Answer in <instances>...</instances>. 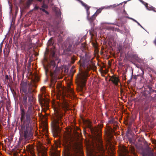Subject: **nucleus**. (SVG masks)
Listing matches in <instances>:
<instances>
[{
  "mask_svg": "<svg viewBox=\"0 0 156 156\" xmlns=\"http://www.w3.org/2000/svg\"><path fill=\"white\" fill-rule=\"evenodd\" d=\"M33 85L30 84H29L28 94L27 95L28 98V102L27 98V107L24 106L25 109H28L26 112L23 105H20V114L21 132L23 135L24 138L29 139L31 138L33 135L32 130L33 127L31 125L33 119V110L34 107L33 104L34 102V98L33 96V92H34V89H32Z\"/></svg>",
  "mask_w": 156,
  "mask_h": 156,
  "instance_id": "obj_1",
  "label": "nucleus"
},
{
  "mask_svg": "<svg viewBox=\"0 0 156 156\" xmlns=\"http://www.w3.org/2000/svg\"><path fill=\"white\" fill-rule=\"evenodd\" d=\"M60 105L55 108L54 109L55 113V118L53 124V129L56 132H58L60 130L59 125H62L63 124L62 122L63 120L62 118L64 115V113L62 112V109L66 111L68 109V105L67 102H63Z\"/></svg>",
  "mask_w": 156,
  "mask_h": 156,
  "instance_id": "obj_2",
  "label": "nucleus"
},
{
  "mask_svg": "<svg viewBox=\"0 0 156 156\" xmlns=\"http://www.w3.org/2000/svg\"><path fill=\"white\" fill-rule=\"evenodd\" d=\"M28 91L27 83H24L20 87V92L21 98H20V100L21 102L23 105V106L26 108L27 106V101Z\"/></svg>",
  "mask_w": 156,
  "mask_h": 156,
  "instance_id": "obj_3",
  "label": "nucleus"
},
{
  "mask_svg": "<svg viewBox=\"0 0 156 156\" xmlns=\"http://www.w3.org/2000/svg\"><path fill=\"white\" fill-rule=\"evenodd\" d=\"M45 73L46 75H47V73L50 70V72L51 75L52 76L54 74L56 73L58 70L57 66H56L54 60H51L50 62V66L47 67L45 66H44Z\"/></svg>",
  "mask_w": 156,
  "mask_h": 156,
  "instance_id": "obj_4",
  "label": "nucleus"
},
{
  "mask_svg": "<svg viewBox=\"0 0 156 156\" xmlns=\"http://www.w3.org/2000/svg\"><path fill=\"white\" fill-rule=\"evenodd\" d=\"M86 126L89 128L92 134L95 136H100L101 130L99 127H93L91 125V122L89 121H87L86 122Z\"/></svg>",
  "mask_w": 156,
  "mask_h": 156,
  "instance_id": "obj_5",
  "label": "nucleus"
},
{
  "mask_svg": "<svg viewBox=\"0 0 156 156\" xmlns=\"http://www.w3.org/2000/svg\"><path fill=\"white\" fill-rule=\"evenodd\" d=\"M88 76L89 74L87 71H82L78 75V80L83 86L85 85Z\"/></svg>",
  "mask_w": 156,
  "mask_h": 156,
  "instance_id": "obj_6",
  "label": "nucleus"
},
{
  "mask_svg": "<svg viewBox=\"0 0 156 156\" xmlns=\"http://www.w3.org/2000/svg\"><path fill=\"white\" fill-rule=\"evenodd\" d=\"M136 136H134L132 138L129 139L130 143L131 144L130 151L131 153L134 156H136Z\"/></svg>",
  "mask_w": 156,
  "mask_h": 156,
  "instance_id": "obj_7",
  "label": "nucleus"
},
{
  "mask_svg": "<svg viewBox=\"0 0 156 156\" xmlns=\"http://www.w3.org/2000/svg\"><path fill=\"white\" fill-rule=\"evenodd\" d=\"M37 147V151L41 154L42 156H46L47 149L46 147L43 145L41 143H38Z\"/></svg>",
  "mask_w": 156,
  "mask_h": 156,
  "instance_id": "obj_8",
  "label": "nucleus"
},
{
  "mask_svg": "<svg viewBox=\"0 0 156 156\" xmlns=\"http://www.w3.org/2000/svg\"><path fill=\"white\" fill-rule=\"evenodd\" d=\"M96 142V148L98 151H101L103 153L104 151L103 144L102 141L100 139H97Z\"/></svg>",
  "mask_w": 156,
  "mask_h": 156,
  "instance_id": "obj_9",
  "label": "nucleus"
},
{
  "mask_svg": "<svg viewBox=\"0 0 156 156\" xmlns=\"http://www.w3.org/2000/svg\"><path fill=\"white\" fill-rule=\"evenodd\" d=\"M119 150L120 156H128L129 151L126 147L124 146H120Z\"/></svg>",
  "mask_w": 156,
  "mask_h": 156,
  "instance_id": "obj_10",
  "label": "nucleus"
},
{
  "mask_svg": "<svg viewBox=\"0 0 156 156\" xmlns=\"http://www.w3.org/2000/svg\"><path fill=\"white\" fill-rule=\"evenodd\" d=\"M143 156H155L154 151L149 147H147L142 152Z\"/></svg>",
  "mask_w": 156,
  "mask_h": 156,
  "instance_id": "obj_11",
  "label": "nucleus"
},
{
  "mask_svg": "<svg viewBox=\"0 0 156 156\" xmlns=\"http://www.w3.org/2000/svg\"><path fill=\"white\" fill-rule=\"evenodd\" d=\"M67 90V92L66 94V96L67 97H71L72 98L73 96V97H74V91L73 89V87H72L69 84L68 85Z\"/></svg>",
  "mask_w": 156,
  "mask_h": 156,
  "instance_id": "obj_12",
  "label": "nucleus"
},
{
  "mask_svg": "<svg viewBox=\"0 0 156 156\" xmlns=\"http://www.w3.org/2000/svg\"><path fill=\"white\" fill-rule=\"evenodd\" d=\"M26 149L29 156H36L34 153V147L33 146L30 145H27Z\"/></svg>",
  "mask_w": 156,
  "mask_h": 156,
  "instance_id": "obj_13",
  "label": "nucleus"
},
{
  "mask_svg": "<svg viewBox=\"0 0 156 156\" xmlns=\"http://www.w3.org/2000/svg\"><path fill=\"white\" fill-rule=\"evenodd\" d=\"M110 78L109 79V81H111L115 85H118L119 82V78L115 75L110 76Z\"/></svg>",
  "mask_w": 156,
  "mask_h": 156,
  "instance_id": "obj_14",
  "label": "nucleus"
},
{
  "mask_svg": "<svg viewBox=\"0 0 156 156\" xmlns=\"http://www.w3.org/2000/svg\"><path fill=\"white\" fill-rule=\"evenodd\" d=\"M39 101L40 103L42 106H46V108L48 107V104L46 103L45 100L42 97L39 98Z\"/></svg>",
  "mask_w": 156,
  "mask_h": 156,
  "instance_id": "obj_15",
  "label": "nucleus"
},
{
  "mask_svg": "<svg viewBox=\"0 0 156 156\" xmlns=\"http://www.w3.org/2000/svg\"><path fill=\"white\" fill-rule=\"evenodd\" d=\"M33 0H27L26 2L24 4L25 9H28L30 5L32 4Z\"/></svg>",
  "mask_w": 156,
  "mask_h": 156,
  "instance_id": "obj_16",
  "label": "nucleus"
},
{
  "mask_svg": "<svg viewBox=\"0 0 156 156\" xmlns=\"http://www.w3.org/2000/svg\"><path fill=\"white\" fill-rule=\"evenodd\" d=\"M97 16V15L96 13H95L93 15H92L91 16L88 17V18H87L88 21L91 23L93 22L96 19V17Z\"/></svg>",
  "mask_w": 156,
  "mask_h": 156,
  "instance_id": "obj_17",
  "label": "nucleus"
},
{
  "mask_svg": "<svg viewBox=\"0 0 156 156\" xmlns=\"http://www.w3.org/2000/svg\"><path fill=\"white\" fill-rule=\"evenodd\" d=\"M137 72L138 73V74H137V76H143L144 74V70L143 68H138Z\"/></svg>",
  "mask_w": 156,
  "mask_h": 156,
  "instance_id": "obj_18",
  "label": "nucleus"
},
{
  "mask_svg": "<svg viewBox=\"0 0 156 156\" xmlns=\"http://www.w3.org/2000/svg\"><path fill=\"white\" fill-rule=\"evenodd\" d=\"M83 6L85 7V8L86 9V10L87 15V18H88V17L89 16V15L90 14L89 9L90 8V7L88 6L87 5V4L84 5Z\"/></svg>",
  "mask_w": 156,
  "mask_h": 156,
  "instance_id": "obj_19",
  "label": "nucleus"
},
{
  "mask_svg": "<svg viewBox=\"0 0 156 156\" xmlns=\"http://www.w3.org/2000/svg\"><path fill=\"white\" fill-rule=\"evenodd\" d=\"M108 144L111 145H112V142L111 140L112 137V136L110 134H109L108 136Z\"/></svg>",
  "mask_w": 156,
  "mask_h": 156,
  "instance_id": "obj_20",
  "label": "nucleus"
},
{
  "mask_svg": "<svg viewBox=\"0 0 156 156\" xmlns=\"http://www.w3.org/2000/svg\"><path fill=\"white\" fill-rule=\"evenodd\" d=\"M72 44H69L68 46V47L65 49V51L66 52V51H71L72 49Z\"/></svg>",
  "mask_w": 156,
  "mask_h": 156,
  "instance_id": "obj_21",
  "label": "nucleus"
},
{
  "mask_svg": "<svg viewBox=\"0 0 156 156\" xmlns=\"http://www.w3.org/2000/svg\"><path fill=\"white\" fill-rule=\"evenodd\" d=\"M51 156H60L58 153L56 151H54L51 153Z\"/></svg>",
  "mask_w": 156,
  "mask_h": 156,
  "instance_id": "obj_22",
  "label": "nucleus"
},
{
  "mask_svg": "<svg viewBox=\"0 0 156 156\" xmlns=\"http://www.w3.org/2000/svg\"><path fill=\"white\" fill-rule=\"evenodd\" d=\"M122 3H120V4H119V5H116V4H114L113 6H112L113 7H116V6H121V9H122L123 8H124V5H123V6H122Z\"/></svg>",
  "mask_w": 156,
  "mask_h": 156,
  "instance_id": "obj_23",
  "label": "nucleus"
},
{
  "mask_svg": "<svg viewBox=\"0 0 156 156\" xmlns=\"http://www.w3.org/2000/svg\"><path fill=\"white\" fill-rule=\"evenodd\" d=\"M53 42L52 41V40L51 39L49 40L48 43V46H50L51 45H52L53 44Z\"/></svg>",
  "mask_w": 156,
  "mask_h": 156,
  "instance_id": "obj_24",
  "label": "nucleus"
},
{
  "mask_svg": "<svg viewBox=\"0 0 156 156\" xmlns=\"http://www.w3.org/2000/svg\"><path fill=\"white\" fill-rule=\"evenodd\" d=\"M114 122V120L113 119H109V120L108 121V123L109 124H113Z\"/></svg>",
  "mask_w": 156,
  "mask_h": 156,
  "instance_id": "obj_25",
  "label": "nucleus"
},
{
  "mask_svg": "<svg viewBox=\"0 0 156 156\" xmlns=\"http://www.w3.org/2000/svg\"><path fill=\"white\" fill-rule=\"evenodd\" d=\"M143 62V60L142 59H141L137 56V62H139L140 63H142Z\"/></svg>",
  "mask_w": 156,
  "mask_h": 156,
  "instance_id": "obj_26",
  "label": "nucleus"
},
{
  "mask_svg": "<svg viewBox=\"0 0 156 156\" xmlns=\"http://www.w3.org/2000/svg\"><path fill=\"white\" fill-rule=\"evenodd\" d=\"M58 32H59L60 34L63 35V28L60 29L58 28Z\"/></svg>",
  "mask_w": 156,
  "mask_h": 156,
  "instance_id": "obj_27",
  "label": "nucleus"
},
{
  "mask_svg": "<svg viewBox=\"0 0 156 156\" xmlns=\"http://www.w3.org/2000/svg\"><path fill=\"white\" fill-rule=\"evenodd\" d=\"M134 120L135 119L133 117H132L131 118L130 122V125H132L133 123Z\"/></svg>",
  "mask_w": 156,
  "mask_h": 156,
  "instance_id": "obj_28",
  "label": "nucleus"
},
{
  "mask_svg": "<svg viewBox=\"0 0 156 156\" xmlns=\"http://www.w3.org/2000/svg\"><path fill=\"white\" fill-rule=\"evenodd\" d=\"M102 10V9L101 8H100L98 9L97 10L96 12L95 13H96V14L97 15V16L98 15V14H99V13H100Z\"/></svg>",
  "mask_w": 156,
  "mask_h": 156,
  "instance_id": "obj_29",
  "label": "nucleus"
},
{
  "mask_svg": "<svg viewBox=\"0 0 156 156\" xmlns=\"http://www.w3.org/2000/svg\"><path fill=\"white\" fill-rule=\"evenodd\" d=\"M35 81H38L39 80V77L38 75H36L34 76Z\"/></svg>",
  "mask_w": 156,
  "mask_h": 156,
  "instance_id": "obj_30",
  "label": "nucleus"
},
{
  "mask_svg": "<svg viewBox=\"0 0 156 156\" xmlns=\"http://www.w3.org/2000/svg\"><path fill=\"white\" fill-rule=\"evenodd\" d=\"M142 4L144 5L145 6L147 7L148 6V4L144 2L142 0H139Z\"/></svg>",
  "mask_w": 156,
  "mask_h": 156,
  "instance_id": "obj_31",
  "label": "nucleus"
},
{
  "mask_svg": "<svg viewBox=\"0 0 156 156\" xmlns=\"http://www.w3.org/2000/svg\"><path fill=\"white\" fill-rule=\"evenodd\" d=\"M42 7L44 9H47L48 8V5L45 4V3H43Z\"/></svg>",
  "mask_w": 156,
  "mask_h": 156,
  "instance_id": "obj_32",
  "label": "nucleus"
},
{
  "mask_svg": "<svg viewBox=\"0 0 156 156\" xmlns=\"http://www.w3.org/2000/svg\"><path fill=\"white\" fill-rule=\"evenodd\" d=\"M40 9L43 12H45L47 14H49L48 12L44 9H42L40 8Z\"/></svg>",
  "mask_w": 156,
  "mask_h": 156,
  "instance_id": "obj_33",
  "label": "nucleus"
},
{
  "mask_svg": "<svg viewBox=\"0 0 156 156\" xmlns=\"http://www.w3.org/2000/svg\"><path fill=\"white\" fill-rule=\"evenodd\" d=\"M71 59H72V63H73L75 61L76 59V58H75V57H72Z\"/></svg>",
  "mask_w": 156,
  "mask_h": 156,
  "instance_id": "obj_34",
  "label": "nucleus"
},
{
  "mask_svg": "<svg viewBox=\"0 0 156 156\" xmlns=\"http://www.w3.org/2000/svg\"><path fill=\"white\" fill-rule=\"evenodd\" d=\"M77 0L78 1H79L80 2L83 6H84V5L86 4L85 3H84L83 2H82L81 0Z\"/></svg>",
  "mask_w": 156,
  "mask_h": 156,
  "instance_id": "obj_35",
  "label": "nucleus"
},
{
  "mask_svg": "<svg viewBox=\"0 0 156 156\" xmlns=\"http://www.w3.org/2000/svg\"><path fill=\"white\" fill-rule=\"evenodd\" d=\"M39 9H40V8H39V6H35V7L34 8V9H35V10H38Z\"/></svg>",
  "mask_w": 156,
  "mask_h": 156,
  "instance_id": "obj_36",
  "label": "nucleus"
},
{
  "mask_svg": "<svg viewBox=\"0 0 156 156\" xmlns=\"http://www.w3.org/2000/svg\"><path fill=\"white\" fill-rule=\"evenodd\" d=\"M45 87H42L41 88V90L42 91V92H44V90H45Z\"/></svg>",
  "mask_w": 156,
  "mask_h": 156,
  "instance_id": "obj_37",
  "label": "nucleus"
},
{
  "mask_svg": "<svg viewBox=\"0 0 156 156\" xmlns=\"http://www.w3.org/2000/svg\"><path fill=\"white\" fill-rule=\"evenodd\" d=\"M128 18H129V19H132V20L133 21H135V22H136V20H134V19H132V18H130V17H128Z\"/></svg>",
  "mask_w": 156,
  "mask_h": 156,
  "instance_id": "obj_38",
  "label": "nucleus"
},
{
  "mask_svg": "<svg viewBox=\"0 0 156 156\" xmlns=\"http://www.w3.org/2000/svg\"><path fill=\"white\" fill-rule=\"evenodd\" d=\"M137 24H138L139 25H140L141 27H142L143 29H144V28L141 25H140L139 23L138 22H137Z\"/></svg>",
  "mask_w": 156,
  "mask_h": 156,
  "instance_id": "obj_39",
  "label": "nucleus"
},
{
  "mask_svg": "<svg viewBox=\"0 0 156 156\" xmlns=\"http://www.w3.org/2000/svg\"><path fill=\"white\" fill-rule=\"evenodd\" d=\"M134 101L135 102H136V98H134V99H132V101Z\"/></svg>",
  "mask_w": 156,
  "mask_h": 156,
  "instance_id": "obj_40",
  "label": "nucleus"
},
{
  "mask_svg": "<svg viewBox=\"0 0 156 156\" xmlns=\"http://www.w3.org/2000/svg\"><path fill=\"white\" fill-rule=\"evenodd\" d=\"M93 46L95 48H97V47L96 45L95 44L93 43Z\"/></svg>",
  "mask_w": 156,
  "mask_h": 156,
  "instance_id": "obj_41",
  "label": "nucleus"
},
{
  "mask_svg": "<svg viewBox=\"0 0 156 156\" xmlns=\"http://www.w3.org/2000/svg\"><path fill=\"white\" fill-rule=\"evenodd\" d=\"M111 133H112L114 132V130L112 128H111Z\"/></svg>",
  "mask_w": 156,
  "mask_h": 156,
  "instance_id": "obj_42",
  "label": "nucleus"
},
{
  "mask_svg": "<svg viewBox=\"0 0 156 156\" xmlns=\"http://www.w3.org/2000/svg\"><path fill=\"white\" fill-rule=\"evenodd\" d=\"M136 125L135 126V127H134V130H135V133H136V130H135V129H136Z\"/></svg>",
  "mask_w": 156,
  "mask_h": 156,
  "instance_id": "obj_43",
  "label": "nucleus"
},
{
  "mask_svg": "<svg viewBox=\"0 0 156 156\" xmlns=\"http://www.w3.org/2000/svg\"><path fill=\"white\" fill-rule=\"evenodd\" d=\"M55 54V52H53V53H52V56L53 57L54 56Z\"/></svg>",
  "mask_w": 156,
  "mask_h": 156,
  "instance_id": "obj_44",
  "label": "nucleus"
},
{
  "mask_svg": "<svg viewBox=\"0 0 156 156\" xmlns=\"http://www.w3.org/2000/svg\"><path fill=\"white\" fill-rule=\"evenodd\" d=\"M62 38H59V41H62Z\"/></svg>",
  "mask_w": 156,
  "mask_h": 156,
  "instance_id": "obj_45",
  "label": "nucleus"
},
{
  "mask_svg": "<svg viewBox=\"0 0 156 156\" xmlns=\"http://www.w3.org/2000/svg\"><path fill=\"white\" fill-rule=\"evenodd\" d=\"M6 78L7 79H8V75H6Z\"/></svg>",
  "mask_w": 156,
  "mask_h": 156,
  "instance_id": "obj_46",
  "label": "nucleus"
},
{
  "mask_svg": "<svg viewBox=\"0 0 156 156\" xmlns=\"http://www.w3.org/2000/svg\"><path fill=\"white\" fill-rule=\"evenodd\" d=\"M154 99H156V94H155V96H154Z\"/></svg>",
  "mask_w": 156,
  "mask_h": 156,
  "instance_id": "obj_47",
  "label": "nucleus"
},
{
  "mask_svg": "<svg viewBox=\"0 0 156 156\" xmlns=\"http://www.w3.org/2000/svg\"><path fill=\"white\" fill-rule=\"evenodd\" d=\"M128 133H129V132H130V131L129 130V129H128Z\"/></svg>",
  "mask_w": 156,
  "mask_h": 156,
  "instance_id": "obj_48",
  "label": "nucleus"
},
{
  "mask_svg": "<svg viewBox=\"0 0 156 156\" xmlns=\"http://www.w3.org/2000/svg\"><path fill=\"white\" fill-rule=\"evenodd\" d=\"M82 88L81 87L80 88V90L81 91L82 90Z\"/></svg>",
  "mask_w": 156,
  "mask_h": 156,
  "instance_id": "obj_49",
  "label": "nucleus"
},
{
  "mask_svg": "<svg viewBox=\"0 0 156 156\" xmlns=\"http://www.w3.org/2000/svg\"><path fill=\"white\" fill-rule=\"evenodd\" d=\"M136 76H135L134 77V78H136Z\"/></svg>",
  "mask_w": 156,
  "mask_h": 156,
  "instance_id": "obj_50",
  "label": "nucleus"
},
{
  "mask_svg": "<svg viewBox=\"0 0 156 156\" xmlns=\"http://www.w3.org/2000/svg\"><path fill=\"white\" fill-rule=\"evenodd\" d=\"M60 36V35L59 34L58 37H59Z\"/></svg>",
  "mask_w": 156,
  "mask_h": 156,
  "instance_id": "obj_51",
  "label": "nucleus"
},
{
  "mask_svg": "<svg viewBox=\"0 0 156 156\" xmlns=\"http://www.w3.org/2000/svg\"><path fill=\"white\" fill-rule=\"evenodd\" d=\"M134 105L135 106H136V105H135V104H134Z\"/></svg>",
  "mask_w": 156,
  "mask_h": 156,
  "instance_id": "obj_52",
  "label": "nucleus"
},
{
  "mask_svg": "<svg viewBox=\"0 0 156 156\" xmlns=\"http://www.w3.org/2000/svg\"><path fill=\"white\" fill-rule=\"evenodd\" d=\"M135 65H136V64H135Z\"/></svg>",
  "mask_w": 156,
  "mask_h": 156,
  "instance_id": "obj_53",
  "label": "nucleus"
},
{
  "mask_svg": "<svg viewBox=\"0 0 156 156\" xmlns=\"http://www.w3.org/2000/svg\"><path fill=\"white\" fill-rule=\"evenodd\" d=\"M136 91H135V93L136 94Z\"/></svg>",
  "mask_w": 156,
  "mask_h": 156,
  "instance_id": "obj_54",
  "label": "nucleus"
},
{
  "mask_svg": "<svg viewBox=\"0 0 156 156\" xmlns=\"http://www.w3.org/2000/svg\"><path fill=\"white\" fill-rule=\"evenodd\" d=\"M137 67L138 68V66L137 65Z\"/></svg>",
  "mask_w": 156,
  "mask_h": 156,
  "instance_id": "obj_55",
  "label": "nucleus"
}]
</instances>
